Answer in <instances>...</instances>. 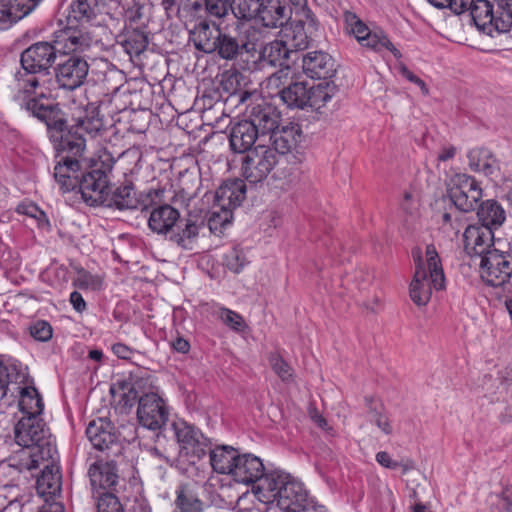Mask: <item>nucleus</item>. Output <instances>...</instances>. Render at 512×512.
I'll list each match as a JSON object with an SVG mask.
<instances>
[{"instance_id":"obj_1","label":"nucleus","mask_w":512,"mask_h":512,"mask_svg":"<svg viewBox=\"0 0 512 512\" xmlns=\"http://www.w3.org/2000/svg\"><path fill=\"white\" fill-rule=\"evenodd\" d=\"M43 433L46 436L37 439L34 431V470L42 466L34 488L40 500L56 501L61 491L59 454L52 433L47 430Z\"/></svg>"},{"instance_id":"obj_2","label":"nucleus","mask_w":512,"mask_h":512,"mask_svg":"<svg viewBox=\"0 0 512 512\" xmlns=\"http://www.w3.org/2000/svg\"><path fill=\"white\" fill-rule=\"evenodd\" d=\"M427 268L421 260L420 251L413 253L416 269L410 284V298L417 306H425L431 299L432 288H445V276L440 258L433 244L426 247Z\"/></svg>"},{"instance_id":"obj_3","label":"nucleus","mask_w":512,"mask_h":512,"mask_svg":"<svg viewBox=\"0 0 512 512\" xmlns=\"http://www.w3.org/2000/svg\"><path fill=\"white\" fill-rule=\"evenodd\" d=\"M18 389V409L22 416L14 425V441L20 448L13 452L9 461L20 473L32 475V386Z\"/></svg>"},{"instance_id":"obj_4","label":"nucleus","mask_w":512,"mask_h":512,"mask_svg":"<svg viewBox=\"0 0 512 512\" xmlns=\"http://www.w3.org/2000/svg\"><path fill=\"white\" fill-rule=\"evenodd\" d=\"M263 31L255 26L248 25L233 31L221 32L215 54L226 61H235L244 53L256 52L262 43Z\"/></svg>"},{"instance_id":"obj_5","label":"nucleus","mask_w":512,"mask_h":512,"mask_svg":"<svg viewBox=\"0 0 512 512\" xmlns=\"http://www.w3.org/2000/svg\"><path fill=\"white\" fill-rule=\"evenodd\" d=\"M112 170V161L107 157L106 161L95 162L89 171H83L77 188L82 199L91 206L103 205L107 200L109 190V173Z\"/></svg>"},{"instance_id":"obj_6","label":"nucleus","mask_w":512,"mask_h":512,"mask_svg":"<svg viewBox=\"0 0 512 512\" xmlns=\"http://www.w3.org/2000/svg\"><path fill=\"white\" fill-rule=\"evenodd\" d=\"M298 19L286 22L281 28V40L298 57V52L309 46V40L318 30V21L309 8L297 13Z\"/></svg>"},{"instance_id":"obj_7","label":"nucleus","mask_w":512,"mask_h":512,"mask_svg":"<svg viewBox=\"0 0 512 512\" xmlns=\"http://www.w3.org/2000/svg\"><path fill=\"white\" fill-rule=\"evenodd\" d=\"M278 163V157L273 149L259 143L247 151L241 158V174L246 181L257 184L265 180Z\"/></svg>"},{"instance_id":"obj_8","label":"nucleus","mask_w":512,"mask_h":512,"mask_svg":"<svg viewBox=\"0 0 512 512\" xmlns=\"http://www.w3.org/2000/svg\"><path fill=\"white\" fill-rule=\"evenodd\" d=\"M447 193L451 202L462 212L474 211L483 196L478 181L465 173H455L447 182Z\"/></svg>"},{"instance_id":"obj_9","label":"nucleus","mask_w":512,"mask_h":512,"mask_svg":"<svg viewBox=\"0 0 512 512\" xmlns=\"http://www.w3.org/2000/svg\"><path fill=\"white\" fill-rule=\"evenodd\" d=\"M171 428L179 444L180 455L186 457L191 464L202 459L210 449L211 441L199 429L185 421H175Z\"/></svg>"},{"instance_id":"obj_10","label":"nucleus","mask_w":512,"mask_h":512,"mask_svg":"<svg viewBox=\"0 0 512 512\" xmlns=\"http://www.w3.org/2000/svg\"><path fill=\"white\" fill-rule=\"evenodd\" d=\"M246 195V185L243 180L233 179L224 182L215 193L214 208H219V211L212 212L210 223H225L230 222L232 217V209L241 205Z\"/></svg>"},{"instance_id":"obj_11","label":"nucleus","mask_w":512,"mask_h":512,"mask_svg":"<svg viewBox=\"0 0 512 512\" xmlns=\"http://www.w3.org/2000/svg\"><path fill=\"white\" fill-rule=\"evenodd\" d=\"M278 493L277 506L284 512H326L324 506L308 497L303 484L290 475Z\"/></svg>"},{"instance_id":"obj_12","label":"nucleus","mask_w":512,"mask_h":512,"mask_svg":"<svg viewBox=\"0 0 512 512\" xmlns=\"http://www.w3.org/2000/svg\"><path fill=\"white\" fill-rule=\"evenodd\" d=\"M481 279L490 286H502L512 276V257L498 249L484 253L478 262Z\"/></svg>"},{"instance_id":"obj_13","label":"nucleus","mask_w":512,"mask_h":512,"mask_svg":"<svg viewBox=\"0 0 512 512\" xmlns=\"http://www.w3.org/2000/svg\"><path fill=\"white\" fill-rule=\"evenodd\" d=\"M38 82L34 79V117L46 126L50 139H56L65 125L63 112L55 99L38 92Z\"/></svg>"},{"instance_id":"obj_14","label":"nucleus","mask_w":512,"mask_h":512,"mask_svg":"<svg viewBox=\"0 0 512 512\" xmlns=\"http://www.w3.org/2000/svg\"><path fill=\"white\" fill-rule=\"evenodd\" d=\"M169 410L165 401L156 393H146L139 397L137 420L149 430H160L167 422Z\"/></svg>"},{"instance_id":"obj_15","label":"nucleus","mask_w":512,"mask_h":512,"mask_svg":"<svg viewBox=\"0 0 512 512\" xmlns=\"http://www.w3.org/2000/svg\"><path fill=\"white\" fill-rule=\"evenodd\" d=\"M246 117L258 130L262 139L268 137L280 125L281 114L276 107L261 100L247 107Z\"/></svg>"},{"instance_id":"obj_16","label":"nucleus","mask_w":512,"mask_h":512,"mask_svg":"<svg viewBox=\"0 0 512 512\" xmlns=\"http://www.w3.org/2000/svg\"><path fill=\"white\" fill-rule=\"evenodd\" d=\"M464 250L471 257L479 260L484 253L495 250L494 232L485 225H468L463 233Z\"/></svg>"},{"instance_id":"obj_17","label":"nucleus","mask_w":512,"mask_h":512,"mask_svg":"<svg viewBox=\"0 0 512 512\" xmlns=\"http://www.w3.org/2000/svg\"><path fill=\"white\" fill-rule=\"evenodd\" d=\"M27 381V367L23 368L15 359L0 357V398H4L8 391L18 395L19 387L31 386Z\"/></svg>"},{"instance_id":"obj_18","label":"nucleus","mask_w":512,"mask_h":512,"mask_svg":"<svg viewBox=\"0 0 512 512\" xmlns=\"http://www.w3.org/2000/svg\"><path fill=\"white\" fill-rule=\"evenodd\" d=\"M88 71L87 61L80 56L72 55L58 65L56 78L62 88L74 90L84 84Z\"/></svg>"},{"instance_id":"obj_19","label":"nucleus","mask_w":512,"mask_h":512,"mask_svg":"<svg viewBox=\"0 0 512 512\" xmlns=\"http://www.w3.org/2000/svg\"><path fill=\"white\" fill-rule=\"evenodd\" d=\"M88 476L93 496L98 495V492H112L119 482L117 466L113 460H96L90 465Z\"/></svg>"},{"instance_id":"obj_20","label":"nucleus","mask_w":512,"mask_h":512,"mask_svg":"<svg viewBox=\"0 0 512 512\" xmlns=\"http://www.w3.org/2000/svg\"><path fill=\"white\" fill-rule=\"evenodd\" d=\"M82 173V161L68 156H55L53 176L63 192H69L77 188Z\"/></svg>"},{"instance_id":"obj_21","label":"nucleus","mask_w":512,"mask_h":512,"mask_svg":"<svg viewBox=\"0 0 512 512\" xmlns=\"http://www.w3.org/2000/svg\"><path fill=\"white\" fill-rule=\"evenodd\" d=\"M50 140L54 144L56 151L55 156H68L69 158L82 161L86 148V140L83 134L75 129L73 125L67 131H64V127L61 128L58 137L55 140Z\"/></svg>"},{"instance_id":"obj_22","label":"nucleus","mask_w":512,"mask_h":512,"mask_svg":"<svg viewBox=\"0 0 512 512\" xmlns=\"http://www.w3.org/2000/svg\"><path fill=\"white\" fill-rule=\"evenodd\" d=\"M105 0H74L68 6L66 23L70 28H78L93 22L101 14Z\"/></svg>"},{"instance_id":"obj_23","label":"nucleus","mask_w":512,"mask_h":512,"mask_svg":"<svg viewBox=\"0 0 512 512\" xmlns=\"http://www.w3.org/2000/svg\"><path fill=\"white\" fill-rule=\"evenodd\" d=\"M303 72L312 79L329 80L336 73L335 61L324 51H312L302 56Z\"/></svg>"},{"instance_id":"obj_24","label":"nucleus","mask_w":512,"mask_h":512,"mask_svg":"<svg viewBox=\"0 0 512 512\" xmlns=\"http://www.w3.org/2000/svg\"><path fill=\"white\" fill-rule=\"evenodd\" d=\"M302 131L299 124L288 123L278 126L269 136L270 147L276 152V156L292 152L300 142Z\"/></svg>"},{"instance_id":"obj_25","label":"nucleus","mask_w":512,"mask_h":512,"mask_svg":"<svg viewBox=\"0 0 512 512\" xmlns=\"http://www.w3.org/2000/svg\"><path fill=\"white\" fill-rule=\"evenodd\" d=\"M259 47V61L264 65L289 69L291 64L297 60L281 39L273 40Z\"/></svg>"},{"instance_id":"obj_26","label":"nucleus","mask_w":512,"mask_h":512,"mask_svg":"<svg viewBox=\"0 0 512 512\" xmlns=\"http://www.w3.org/2000/svg\"><path fill=\"white\" fill-rule=\"evenodd\" d=\"M86 435L93 447L100 451L111 448L118 440L115 427L107 418L92 420L86 428Z\"/></svg>"},{"instance_id":"obj_27","label":"nucleus","mask_w":512,"mask_h":512,"mask_svg":"<svg viewBox=\"0 0 512 512\" xmlns=\"http://www.w3.org/2000/svg\"><path fill=\"white\" fill-rule=\"evenodd\" d=\"M257 131L247 118L232 125L229 133L231 149L242 154L252 150L257 140H263Z\"/></svg>"},{"instance_id":"obj_28","label":"nucleus","mask_w":512,"mask_h":512,"mask_svg":"<svg viewBox=\"0 0 512 512\" xmlns=\"http://www.w3.org/2000/svg\"><path fill=\"white\" fill-rule=\"evenodd\" d=\"M290 19L291 11L281 0H264L254 20L265 28L275 29Z\"/></svg>"},{"instance_id":"obj_29","label":"nucleus","mask_w":512,"mask_h":512,"mask_svg":"<svg viewBox=\"0 0 512 512\" xmlns=\"http://www.w3.org/2000/svg\"><path fill=\"white\" fill-rule=\"evenodd\" d=\"M264 465L252 454H238L231 476L238 483L252 484L263 476Z\"/></svg>"},{"instance_id":"obj_30","label":"nucleus","mask_w":512,"mask_h":512,"mask_svg":"<svg viewBox=\"0 0 512 512\" xmlns=\"http://www.w3.org/2000/svg\"><path fill=\"white\" fill-rule=\"evenodd\" d=\"M32 46H27L21 53L20 64L23 72L19 71L15 77L18 81L19 91L15 99L26 110L31 109L32 103V79L28 76L32 73Z\"/></svg>"},{"instance_id":"obj_31","label":"nucleus","mask_w":512,"mask_h":512,"mask_svg":"<svg viewBox=\"0 0 512 512\" xmlns=\"http://www.w3.org/2000/svg\"><path fill=\"white\" fill-rule=\"evenodd\" d=\"M180 220V213L169 204L159 205L152 209L148 219L149 229L158 234L168 236Z\"/></svg>"},{"instance_id":"obj_32","label":"nucleus","mask_w":512,"mask_h":512,"mask_svg":"<svg viewBox=\"0 0 512 512\" xmlns=\"http://www.w3.org/2000/svg\"><path fill=\"white\" fill-rule=\"evenodd\" d=\"M221 32L218 26L210 25L204 20L199 22L191 31V40L198 51L213 54L217 48Z\"/></svg>"},{"instance_id":"obj_33","label":"nucleus","mask_w":512,"mask_h":512,"mask_svg":"<svg viewBox=\"0 0 512 512\" xmlns=\"http://www.w3.org/2000/svg\"><path fill=\"white\" fill-rule=\"evenodd\" d=\"M288 474L279 471L264 473L256 482V494L261 501L278 502L280 487L285 484Z\"/></svg>"},{"instance_id":"obj_34","label":"nucleus","mask_w":512,"mask_h":512,"mask_svg":"<svg viewBox=\"0 0 512 512\" xmlns=\"http://www.w3.org/2000/svg\"><path fill=\"white\" fill-rule=\"evenodd\" d=\"M139 200L136 196L134 185L131 182L121 184L114 190H108L107 200L104 206L118 210H133L138 207Z\"/></svg>"},{"instance_id":"obj_35","label":"nucleus","mask_w":512,"mask_h":512,"mask_svg":"<svg viewBox=\"0 0 512 512\" xmlns=\"http://www.w3.org/2000/svg\"><path fill=\"white\" fill-rule=\"evenodd\" d=\"M211 468L218 474H230L239 454L238 450L229 445H218L208 449Z\"/></svg>"},{"instance_id":"obj_36","label":"nucleus","mask_w":512,"mask_h":512,"mask_svg":"<svg viewBox=\"0 0 512 512\" xmlns=\"http://www.w3.org/2000/svg\"><path fill=\"white\" fill-rule=\"evenodd\" d=\"M479 225H485L491 230L498 229L506 220V212L502 205L494 199H488L477 205Z\"/></svg>"},{"instance_id":"obj_37","label":"nucleus","mask_w":512,"mask_h":512,"mask_svg":"<svg viewBox=\"0 0 512 512\" xmlns=\"http://www.w3.org/2000/svg\"><path fill=\"white\" fill-rule=\"evenodd\" d=\"M32 11V0H13L0 3V30L9 28Z\"/></svg>"},{"instance_id":"obj_38","label":"nucleus","mask_w":512,"mask_h":512,"mask_svg":"<svg viewBox=\"0 0 512 512\" xmlns=\"http://www.w3.org/2000/svg\"><path fill=\"white\" fill-rule=\"evenodd\" d=\"M198 235L199 225L195 221L187 219L183 222L180 219L177 227L168 235V239L182 249L190 250L193 248Z\"/></svg>"},{"instance_id":"obj_39","label":"nucleus","mask_w":512,"mask_h":512,"mask_svg":"<svg viewBox=\"0 0 512 512\" xmlns=\"http://www.w3.org/2000/svg\"><path fill=\"white\" fill-rule=\"evenodd\" d=\"M469 11L474 24L479 29L491 31L490 28H494L496 31L497 11H494L490 1L475 0Z\"/></svg>"},{"instance_id":"obj_40","label":"nucleus","mask_w":512,"mask_h":512,"mask_svg":"<svg viewBox=\"0 0 512 512\" xmlns=\"http://www.w3.org/2000/svg\"><path fill=\"white\" fill-rule=\"evenodd\" d=\"M469 167L474 172L492 176L499 170L498 161L487 149H473L468 153Z\"/></svg>"},{"instance_id":"obj_41","label":"nucleus","mask_w":512,"mask_h":512,"mask_svg":"<svg viewBox=\"0 0 512 512\" xmlns=\"http://www.w3.org/2000/svg\"><path fill=\"white\" fill-rule=\"evenodd\" d=\"M337 93V86L329 80L308 87L307 106L316 110L324 107Z\"/></svg>"},{"instance_id":"obj_42","label":"nucleus","mask_w":512,"mask_h":512,"mask_svg":"<svg viewBox=\"0 0 512 512\" xmlns=\"http://www.w3.org/2000/svg\"><path fill=\"white\" fill-rule=\"evenodd\" d=\"M174 512H203V502L189 485H180L176 490Z\"/></svg>"},{"instance_id":"obj_43","label":"nucleus","mask_w":512,"mask_h":512,"mask_svg":"<svg viewBox=\"0 0 512 512\" xmlns=\"http://www.w3.org/2000/svg\"><path fill=\"white\" fill-rule=\"evenodd\" d=\"M308 85L305 82H294L280 91L282 101L290 108L307 107Z\"/></svg>"},{"instance_id":"obj_44","label":"nucleus","mask_w":512,"mask_h":512,"mask_svg":"<svg viewBox=\"0 0 512 512\" xmlns=\"http://www.w3.org/2000/svg\"><path fill=\"white\" fill-rule=\"evenodd\" d=\"M56 59V49L48 42L34 43V74L48 71Z\"/></svg>"},{"instance_id":"obj_45","label":"nucleus","mask_w":512,"mask_h":512,"mask_svg":"<svg viewBox=\"0 0 512 512\" xmlns=\"http://www.w3.org/2000/svg\"><path fill=\"white\" fill-rule=\"evenodd\" d=\"M83 113L84 115H73L75 121L73 127L81 133L86 132L95 136L103 129V120L98 116L95 108L85 109Z\"/></svg>"},{"instance_id":"obj_46","label":"nucleus","mask_w":512,"mask_h":512,"mask_svg":"<svg viewBox=\"0 0 512 512\" xmlns=\"http://www.w3.org/2000/svg\"><path fill=\"white\" fill-rule=\"evenodd\" d=\"M359 44L375 52H381L383 49L389 50L397 59L402 57L401 52L382 31H371L364 40L359 41Z\"/></svg>"},{"instance_id":"obj_47","label":"nucleus","mask_w":512,"mask_h":512,"mask_svg":"<svg viewBox=\"0 0 512 512\" xmlns=\"http://www.w3.org/2000/svg\"><path fill=\"white\" fill-rule=\"evenodd\" d=\"M368 408V417L371 422L386 435L392 433V427L388 417L384 414V407L380 402L374 401L372 398H366Z\"/></svg>"},{"instance_id":"obj_48","label":"nucleus","mask_w":512,"mask_h":512,"mask_svg":"<svg viewBox=\"0 0 512 512\" xmlns=\"http://www.w3.org/2000/svg\"><path fill=\"white\" fill-rule=\"evenodd\" d=\"M65 47L71 51H84L90 47L91 37L89 34L70 28L68 25L64 31Z\"/></svg>"},{"instance_id":"obj_49","label":"nucleus","mask_w":512,"mask_h":512,"mask_svg":"<svg viewBox=\"0 0 512 512\" xmlns=\"http://www.w3.org/2000/svg\"><path fill=\"white\" fill-rule=\"evenodd\" d=\"M264 0H234L233 16L237 20L250 21L255 19Z\"/></svg>"},{"instance_id":"obj_50","label":"nucleus","mask_w":512,"mask_h":512,"mask_svg":"<svg viewBox=\"0 0 512 512\" xmlns=\"http://www.w3.org/2000/svg\"><path fill=\"white\" fill-rule=\"evenodd\" d=\"M44 401L42 395L34 387V431L36 432V438L41 439L42 436H46L43 432L47 430L50 432V428L47 425L46 414L44 413Z\"/></svg>"},{"instance_id":"obj_51","label":"nucleus","mask_w":512,"mask_h":512,"mask_svg":"<svg viewBox=\"0 0 512 512\" xmlns=\"http://www.w3.org/2000/svg\"><path fill=\"white\" fill-rule=\"evenodd\" d=\"M497 4L496 31L506 33L512 29V0H495Z\"/></svg>"},{"instance_id":"obj_52","label":"nucleus","mask_w":512,"mask_h":512,"mask_svg":"<svg viewBox=\"0 0 512 512\" xmlns=\"http://www.w3.org/2000/svg\"><path fill=\"white\" fill-rule=\"evenodd\" d=\"M344 22L346 30L353 34L356 40H364V38L371 32L370 28L353 12H344Z\"/></svg>"},{"instance_id":"obj_53","label":"nucleus","mask_w":512,"mask_h":512,"mask_svg":"<svg viewBox=\"0 0 512 512\" xmlns=\"http://www.w3.org/2000/svg\"><path fill=\"white\" fill-rule=\"evenodd\" d=\"M94 498L97 512H125L118 497L111 491L98 492Z\"/></svg>"},{"instance_id":"obj_54","label":"nucleus","mask_w":512,"mask_h":512,"mask_svg":"<svg viewBox=\"0 0 512 512\" xmlns=\"http://www.w3.org/2000/svg\"><path fill=\"white\" fill-rule=\"evenodd\" d=\"M206 12L215 18L224 19L233 15L234 0H204Z\"/></svg>"},{"instance_id":"obj_55","label":"nucleus","mask_w":512,"mask_h":512,"mask_svg":"<svg viewBox=\"0 0 512 512\" xmlns=\"http://www.w3.org/2000/svg\"><path fill=\"white\" fill-rule=\"evenodd\" d=\"M269 363L272 370L282 381L289 382L293 380V369L280 354L271 353Z\"/></svg>"},{"instance_id":"obj_56","label":"nucleus","mask_w":512,"mask_h":512,"mask_svg":"<svg viewBox=\"0 0 512 512\" xmlns=\"http://www.w3.org/2000/svg\"><path fill=\"white\" fill-rule=\"evenodd\" d=\"M73 286L84 290H97L101 287V280L90 272L81 269L78 271L77 277L73 280Z\"/></svg>"},{"instance_id":"obj_57","label":"nucleus","mask_w":512,"mask_h":512,"mask_svg":"<svg viewBox=\"0 0 512 512\" xmlns=\"http://www.w3.org/2000/svg\"><path fill=\"white\" fill-rule=\"evenodd\" d=\"M217 317L227 326L236 330L242 331L245 327L242 316L230 309L220 308L217 311Z\"/></svg>"},{"instance_id":"obj_58","label":"nucleus","mask_w":512,"mask_h":512,"mask_svg":"<svg viewBox=\"0 0 512 512\" xmlns=\"http://www.w3.org/2000/svg\"><path fill=\"white\" fill-rule=\"evenodd\" d=\"M225 263L229 270L239 273L247 263V260L242 250L233 248L225 255Z\"/></svg>"},{"instance_id":"obj_59","label":"nucleus","mask_w":512,"mask_h":512,"mask_svg":"<svg viewBox=\"0 0 512 512\" xmlns=\"http://www.w3.org/2000/svg\"><path fill=\"white\" fill-rule=\"evenodd\" d=\"M53 329L50 323L39 320L34 323V340L46 342L52 338Z\"/></svg>"},{"instance_id":"obj_60","label":"nucleus","mask_w":512,"mask_h":512,"mask_svg":"<svg viewBox=\"0 0 512 512\" xmlns=\"http://www.w3.org/2000/svg\"><path fill=\"white\" fill-rule=\"evenodd\" d=\"M348 277L349 280L353 281L359 289H366L373 279V275L364 269H358Z\"/></svg>"},{"instance_id":"obj_61","label":"nucleus","mask_w":512,"mask_h":512,"mask_svg":"<svg viewBox=\"0 0 512 512\" xmlns=\"http://www.w3.org/2000/svg\"><path fill=\"white\" fill-rule=\"evenodd\" d=\"M34 220L37 222V227L42 232L51 231V223L46 213L34 205Z\"/></svg>"},{"instance_id":"obj_62","label":"nucleus","mask_w":512,"mask_h":512,"mask_svg":"<svg viewBox=\"0 0 512 512\" xmlns=\"http://www.w3.org/2000/svg\"><path fill=\"white\" fill-rule=\"evenodd\" d=\"M401 74L403 77H405L410 82L418 85L422 91L423 94L427 95L429 90L425 84V82L420 79L418 76H416L412 71H410L407 67L403 66L401 68Z\"/></svg>"},{"instance_id":"obj_63","label":"nucleus","mask_w":512,"mask_h":512,"mask_svg":"<svg viewBox=\"0 0 512 512\" xmlns=\"http://www.w3.org/2000/svg\"><path fill=\"white\" fill-rule=\"evenodd\" d=\"M449 2H451L449 9L453 13L460 15L465 11L470 10L475 0H450Z\"/></svg>"},{"instance_id":"obj_64","label":"nucleus","mask_w":512,"mask_h":512,"mask_svg":"<svg viewBox=\"0 0 512 512\" xmlns=\"http://www.w3.org/2000/svg\"><path fill=\"white\" fill-rule=\"evenodd\" d=\"M69 301H70L71 305L73 306L74 310L78 313H83L87 308V304H86L84 298L78 291H73L70 294Z\"/></svg>"}]
</instances>
